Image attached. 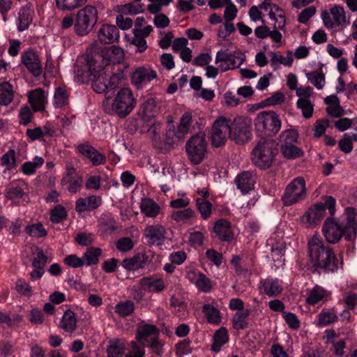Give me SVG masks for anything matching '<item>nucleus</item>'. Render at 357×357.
Instances as JSON below:
<instances>
[{
    "mask_svg": "<svg viewBox=\"0 0 357 357\" xmlns=\"http://www.w3.org/2000/svg\"><path fill=\"white\" fill-rule=\"evenodd\" d=\"M22 63L34 77L42 74V65L37 53L33 49H28L22 54Z\"/></svg>",
    "mask_w": 357,
    "mask_h": 357,
    "instance_id": "4468645a",
    "label": "nucleus"
},
{
    "mask_svg": "<svg viewBox=\"0 0 357 357\" xmlns=\"http://www.w3.org/2000/svg\"><path fill=\"white\" fill-rule=\"evenodd\" d=\"M278 153L277 144L272 139L261 137L252 152V160L261 169L268 168Z\"/></svg>",
    "mask_w": 357,
    "mask_h": 357,
    "instance_id": "423d86ee",
    "label": "nucleus"
},
{
    "mask_svg": "<svg viewBox=\"0 0 357 357\" xmlns=\"http://www.w3.org/2000/svg\"><path fill=\"white\" fill-rule=\"evenodd\" d=\"M25 231L33 238H43L47 234L46 229L40 222L26 226Z\"/></svg>",
    "mask_w": 357,
    "mask_h": 357,
    "instance_id": "603ef678",
    "label": "nucleus"
},
{
    "mask_svg": "<svg viewBox=\"0 0 357 357\" xmlns=\"http://www.w3.org/2000/svg\"><path fill=\"white\" fill-rule=\"evenodd\" d=\"M96 60V66L102 65L109 69L110 64L119 63L124 58V52L122 48L117 46H109L102 48L100 53L91 56Z\"/></svg>",
    "mask_w": 357,
    "mask_h": 357,
    "instance_id": "9b49d317",
    "label": "nucleus"
},
{
    "mask_svg": "<svg viewBox=\"0 0 357 357\" xmlns=\"http://www.w3.org/2000/svg\"><path fill=\"white\" fill-rule=\"evenodd\" d=\"M254 126L256 133L267 139L276 135L281 129L282 122L274 111H262L257 114Z\"/></svg>",
    "mask_w": 357,
    "mask_h": 357,
    "instance_id": "20e7f679",
    "label": "nucleus"
},
{
    "mask_svg": "<svg viewBox=\"0 0 357 357\" xmlns=\"http://www.w3.org/2000/svg\"><path fill=\"white\" fill-rule=\"evenodd\" d=\"M281 149L284 157L287 159H296L303 154L302 149L294 144L282 145Z\"/></svg>",
    "mask_w": 357,
    "mask_h": 357,
    "instance_id": "864d4df0",
    "label": "nucleus"
},
{
    "mask_svg": "<svg viewBox=\"0 0 357 357\" xmlns=\"http://www.w3.org/2000/svg\"><path fill=\"white\" fill-rule=\"evenodd\" d=\"M14 91L12 85L8 82L0 84V105H8L13 100Z\"/></svg>",
    "mask_w": 357,
    "mask_h": 357,
    "instance_id": "58836bf2",
    "label": "nucleus"
},
{
    "mask_svg": "<svg viewBox=\"0 0 357 357\" xmlns=\"http://www.w3.org/2000/svg\"><path fill=\"white\" fill-rule=\"evenodd\" d=\"M256 183V176L250 171L243 172L239 174L235 178V183L237 188L239 189L243 194H247L254 188Z\"/></svg>",
    "mask_w": 357,
    "mask_h": 357,
    "instance_id": "5701e85b",
    "label": "nucleus"
},
{
    "mask_svg": "<svg viewBox=\"0 0 357 357\" xmlns=\"http://www.w3.org/2000/svg\"><path fill=\"white\" fill-rule=\"evenodd\" d=\"M102 255V250L99 248H88L83 256V260L86 266L97 264L99 262V258Z\"/></svg>",
    "mask_w": 357,
    "mask_h": 357,
    "instance_id": "79ce46f5",
    "label": "nucleus"
},
{
    "mask_svg": "<svg viewBox=\"0 0 357 357\" xmlns=\"http://www.w3.org/2000/svg\"><path fill=\"white\" fill-rule=\"evenodd\" d=\"M1 165L5 167L8 171L15 169L17 167L15 151L13 149L8 150L1 158Z\"/></svg>",
    "mask_w": 357,
    "mask_h": 357,
    "instance_id": "09e8293b",
    "label": "nucleus"
},
{
    "mask_svg": "<svg viewBox=\"0 0 357 357\" xmlns=\"http://www.w3.org/2000/svg\"><path fill=\"white\" fill-rule=\"evenodd\" d=\"M98 21V10L87 5L78 10L75 22V30L79 36L87 35Z\"/></svg>",
    "mask_w": 357,
    "mask_h": 357,
    "instance_id": "0eeeda50",
    "label": "nucleus"
},
{
    "mask_svg": "<svg viewBox=\"0 0 357 357\" xmlns=\"http://www.w3.org/2000/svg\"><path fill=\"white\" fill-rule=\"evenodd\" d=\"M307 79L317 89H321L325 84V77L322 73L311 72L306 74Z\"/></svg>",
    "mask_w": 357,
    "mask_h": 357,
    "instance_id": "680f3d73",
    "label": "nucleus"
},
{
    "mask_svg": "<svg viewBox=\"0 0 357 357\" xmlns=\"http://www.w3.org/2000/svg\"><path fill=\"white\" fill-rule=\"evenodd\" d=\"M202 312L210 324L218 325L221 322L220 311L211 304H204L202 306Z\"/></svg>",
    "mask_w": 357,
    "mask_h": 357,
    "instance_id": "ea45409f",
    "label": "nucleus"
},
{
    "mask_svg": "<svg viewBox=\"0 0 357 357\" xmlns=\"http://www.w3.org/2000/svg\"><path fill=\"white\" fill-rule=\"evenodd\" d=\"M330 293L321 286L315 285L310 291L306 298V303L309 305H315L320 301L328 299Z\"/></svg>",
    "mask_w": 357,
    "mask_h": 357,
    "instance_id": "2f4dec72",
    "label": "nucleus"
},
{
    "mask_svg": "<svg viewBox=\"0 0 357 357\" xmlns=\"http://www.w3.org/2000/svg\"><path fill=\"white\" fill-rule=\"evenodd\" d=\"M230 119L224 116L217 119L211 130L212 144L216 147L225 144L228 137H230Z\"/></svg>",
    "mask_w": 357,
    "mask_h": 357,
    "instance_id": "f8f14e48",
    "label": "nucleus"
},
{
    "mask_svg": "<svg viewBox=\"0 0 357 357\" xmlns=\"http://www.w3.org/2000/svg\"><path fill=\"white\" fill-rule=\"evenodd\" d=\"M231 264L234 266L236 273H242L247 271L250 267H252L254 264V261L251 258L248 263H245L238 255H235L232 257Z\"/></svg>",
    "mask_w": 357,
    "mask_h": 357,
    "instance_id": "de8ad7c7",
    "label": "nucleus"
},
{
    "mask_svg": "<svg viewBox=\"0 0 357 357\" xmlns=\"http://www.w3.org/2000/svg\"><path fill=\"white\" fill-rule=\"evenodd\" d=\"M337 321V315L333 308H324L317 315L316 324L321 327L329 325Z\"/></svg>",
    "mask_w": 357,
    "mask_h": 357,
    "instance_id": "72a5a7b5",
    "label": "nucleus"
},
{
    "mask_svg": "<svg viewBox=\"0 0 357 357\" xmlns=\"http://www.w3.org/2000/svg\"><path fill=\"white\" fill-rule=\"evenodd\" d=\"M305 196V181L303 177H296L286 187L282 201L285 206H291L303 200Z\"/></svg>",
    "mask_w": 357,
    "mask_h": 357,
    "instance_id": "9d476101",
    "label": "nucleus"
},
{
    "mask_svg": "<svg viewBox=\"0 0 357 357\" xmlns=\"http://www.w3.org/2000/svg\"><path fill=\"white\" fill-rule=\"evenodd\" d=\"M28 100L34 112L43 111L47 102V93L41 88L28 92Z\"/></svg>",
    "mask_w": 357,
    "mask_h": 357,
    "instance_id": "aec40b11",
    "label": "nucleus"
},
{
    "mask_svg": "<svg viewBox=\"0 0 357 357\" xmlns=\"http://www.w3.org/2000/svg\"><path fill=\"white\" fill-rule=\"evenodd\" d=\"M160 102L154 98H148L141 106L140 111L143 117L149 119L160 112Z\"/></svg>",
    "mask_w": 357,
    "mask_h": 357,
    "instance_id": "7c9ffc66",
    "label": "nucleus"
},
{
    "mask_svg": "<svg viewBox=\"0 0 357 357\" xmlns=\"http://www.w3.org/2000/svg\"><path fill=\"white\" fill-rule=\"evenodd\" d=\"M356 216V209L347 207L342 215V223L334 218H327L322 226V232L326 241L335 244L343 236L347 241H354L357 236Z\"/></svg>",
    "mask_w": 357,
    "mask_h": 357,
    "instance_id": "f257e3e1",
    "label": "nucleus"
},
{
    "mask_svg": "<svg viewBox=\"0 0 357 357\" xmlns=\"http://www.w3.org/2000/svg\"><path fill=\"white\" fill-rule=\"evenodd\" d=\"M195 203L202 218L204 220L208 219L212 214V204L202 198H197Z\"/></svg>",
    "mask_w": 357,
    "mask_h": 357,
    "instance_id": "a18cd8bd",
    "label": "nucleus"
},
{
    "mask_svg": "<svg viewBox=\"0 0 357 357\" xmlns=\"http://www.w3.org/2000/svg\"><path fill=\"white\" fill-rule=\"evenodd\" d=\"M326 215L324 206L322 203H317L310 207L303 216V222L308 227H314L320 222Z\"/></svg>",
    "mask_w": 357,
    "mask_h": 357,
    "instance_id": "f3484780",
    "label": "nucleus"
},
{
    "mask_svg": "<svg viewBox=\"0 0 357 357\" xmlns=\"http://www.w3.org/2000/svg\"><path fill=\"white\" fill-rule=\"evenodd\" d=\"M195 285L199 291L204 293H208L213 287V282L205 274L202 273Z\"/></svg>",
    "mask_w": 357,
    "mask_h": 357,
    "instance_id": "0e129e2a",
    "label": "nucleus"
},
{
    "mask_svg": "<svg viewBox=\"0 0 357 357\" xmlns=\"http://www.w3.org/2000/svg\"><path fill=\"white\" fill-rule=\"evenodd\" d=\"M250 314V310H245L235 313L232 318L233 327L236 330L246 328L248 326L247 317Z\"/></svg>",
    "mask_w": 357,
    "mask_h": 357,
    "instance_id": "c03bdc74",
    "label": "nucleus"
},
{
    "mask_svg": "<svg viewBox=\"0 0 357 357\" xmlns=\"http://www.w3.org/2000/svg\"><path fill=\"white\" fill-rule=\"evenodd\" d=\"M59 326L66 332L73 333L75 331L77 328V319L72 310H68L63 313Z\"/></svg>",
    "mask_w": 357,
    "mask_h": 357,
    "instance_id": "c9c22d12",
    "label": "nucleus"
},
{
    "mask_svg": "<svg viewBox=\"0 0 357 357\" xmlns=\"http://www.w3.org/2000/svg\"><path fill=\"white\" fill-rule=\"evenodd\" d=\"M308 255L315 269L325 272H335L339 268V261L332 248L325 245L318 236H313L307 243Z\"/></svg>",
    "mask_w": 357,
    "mask_h": 357,
    "instance_id": "f03ea898",
    "label": "nucleus"
},
{
    "mask_svg": "<svg viewBox=\"0 0 357 357\" xmlns=\"http://www.w3.org/2000/svg\"><path fill=\"white\" fill-rule=\"evenodd\" d=\"M139 284L143 290L154 293H160L166 288L165 280L162 278L154 276L142 278Z\"/></svg>",
    "mask_w": 357,
    "mask_h": 357,
    "instance_id": "b1692460",
    "label": "nucleus"
},
{
    "mask_svg": "<svg viewBox=\"0 0 357 357\" xmlns=\"http://www.w3.org/2000/svg\"><path fill=\"white\" fill-rule=\"evenodd\" d=\"M48 257L41 248H36V256L32 259L33 270L30 273V278L32 281L39 280L45 273V266L50 262Z\"/></svg>",
    "mask_w": 357,
    "mask_h": 357,
    "instance_id": "2eb2a0df",
    "label": "nucleus"
},
{
    "mask_svg": "<svg viewBox=\"0 0 357 357\" xmlns=\"http://www.w3.org/2000/svg\"><path fill=\"white\" fill-rule=\"evenodd\" d=\"M185 149L189 160L193 165L200 164L204 160L207 151L205 134L199 132L190 137L186 142Z\"/></svg>",
    "mask_w": 357,
    "mask_h": 357,
    "instance_id": "6e6552de",
    "label": "nucleus"
},
{
    "mask_svg": "<svg viewBox=\"0 0 357 357\" xmlns=\"http://www.w3.org/2000/svg\"><path fill=\"white\" fill-rule=\"evenodd\" d=\"M126 349L124 339H113L109 341L107 347V357H123Z\"/></svg>",
    "mask_w": 357,
    "mask_h": 357,
    "instance_id": "c756f323",
    "label": "nucleus"
},
{
    "mask_svg": "<svg viewBox=\"0 0 357 357\" xmlns=\"http://www.w3.org/2000/svg\"><path fill=\"white\" fill-rule=\"evenodd\" d=\"M331 19L329 13L325 10L321 13L323 22L327 28L333 29L336 26L346 27L349 24V18L347 17L346 12L342 6L335 5L330 10Z\"/></svg>",
    "mask_w": 357,
    "mask_h": 357,
    "instance_id": "ddd939ff",
    "label": "nucleus"
},
{
    "mask_svg": "<svg viewBox=\"0 0 357 357\" xmlns=\"http://www.w3.org/2000/svg\"><path fill=\"white\" fill-rule=\"evenodd\" d=\"M99 224L107 232H112L118 227L114 218L110 214H104L99 219Z\"/></svg>",
    "mask_w": 357,
    "mask_h": 357,
    "instance_id": "5fc2aeb1",
    "label": "nucleus"
},
{
    "mask_svg": "<svg viewBox=\"0 0 357 357\" xmlns=\"http://www.w3.org/2000/svg\"><path fill=\"white\" fill-rule=\"evenodd\" d=\"M282 317L288 326L292 329H298L301 326L300 321L297 316L291 312H283Z\"/></svg>",
    "mask_w": 357,
    "mask_h": 357,
    "instance_id": "774afa93",
    "label": "nucleus"
},
{
    "mask_svg": "<svg viewBox=\"0 0 357 357\" xmlns=\"http://www.w3.org/2000/svg\"><path fill=\"white\" fill-rule=\"evenodd\" d=\"M26 183L22 179L13 180L7 185L6 189V197L8 199H16L22 198L24 195V189Z\"/></svg>",
    "mask_w": 357,
    "mask_h": 357,
    "instance_id": "cd10ccee",
    "label": "nucleus"
},
{
    "mask_svg": "<svg viewBox=\"0 0 357 357\" xmlns=\"http://www.w3.org/2000/svg\"><path fill=\"white\" fill-rule=\"evenodd\" d=\"M96 60L88 57L86 63L83 66H77L75 70V80L79 83H85L90 81L92 74L96 70Z\"/></svg>",
    "mask_w": 357,
    "mask_h": 357,
    "instance_id": "4be33fe9",
    "label": "nucleus"
},
{
    "mask_svg": "<svg viewBox=\"0 0 357 357\" xmlns=\"http://www.w3.org/2000/svg\"><path fill=\"white\" fill-rule=\"evenodd\" d=\"M185 136H181L179 131L173 126H169L166 132V143L169 145L177 144L184 139Z\"/></svg>",
    "mask_w": 357,
    "mask_h": 357,
    "instance_id": "13d9d810",
    "label": "nucleus"
},
{
    "mask_svg": "<svg viewBox=\"0 0 357 357\" xmlns=\"http://www.w3.org/2000/svg\"><path fill=\"white\" fill-rule=\"evenodd\" d=\"M140 210L146 217L155 218L161 213V207L151 198H143L140 203Z\"/></svg>",
    "mask_w": 357,
    "mask_h": 357,
    "instance_id": "c85d7f7f",
    "label": "nucleus"
},
{
    "mask_svg": "<svg viewBox=\"0 0 357 357\" xmlns=\"http://www.w3.org/2000/svg\"><path fill=\"white\" fill-rule=\"evenodd\" d=\"M87 0H56V4L61 10H72L79 8L86 2Z\"/></svg>",
    "mask_w": 357,
    "mask_h": 357,
    "instance_id": "3c124183",
    "label": "nucleus"
},
{
    "mask_svg": "<svg viewBox=\"0 0 357 357\" xmlns=\"http://www.w3.org/2000/svg\"><path fill=\"white\" fill-rule=\"evenodd\" d=\"M192 116L190 112H185L181 119L177 130L181 136H185L190 131L191 127Z\"/></svg>",
    "mask_w": 357,
    "mask_h": 357,
    "instance_id": "4d7b16f0",
    "label": "nucleus"
},
{
    "mask_svg": "<svg viewBox=\"0 0 357 357\" xmlns=\"http://www.w3.org/2000/svg\"><path fill=\"white\" fill-rule=\"evenodd\" d=\"M229 341V334L227 330L225 327H221L217 330L213 336V344L211 350L215 353H218L222 347Z\"/></svg>",
    "mask_w": 357,
    "mask_h": 357,
    "instance_id": "473e14b6",
    "label": "nucleus"
},
{
    "mask_svg": "<svg viewBox=\"0 0 357 357\" xmlns=\"http://www.w3.org/2000/svg\"><path fill=\"white\" fill-rule=\"evenodd\" d=\"M159 331L155 325L146 324L138 327L136 339L138 342L144 344L148 337L152 335L157 337Z\"/></svg>",
    "mask_w": 357,
    "mask_h": 357,
    "instance_id": "f704fd0d",
    "label": "nucleus"
},
{
    "mask_svg": "<svg viewBox=\"0 0 357 357\" xmlns=\"http://www.w3.org/2000/svg\"><path fill=\"white\" fill-rule=\"evenodd\" d=\"M53 104L55 107H63L68 104V93L65 89L61 87L56 89Z\"/></svg>",
    "mask_w": 357,
    "mask_h": 357,
    "instance_id": "8fccbe9b",
    "label": "nucleus"
},
{
    "mask_svg": "<svg viewBox=\"0 0 357 357\" xmlns=\"http://www.w3.org/2000/svg\"><path fill=\"white\" fill-rule=\"evenodd\" d=\"M251 119L246 116H237L230 122V138L236 144H245L251 137Z\"/></svg>",
    "mask_w": 357,
    "mask_h": 357,
    "instance_id": "1a4fd4ad",
    "label": "nucleus"
},
{
    "mask_svg": "<svg viewBox=\"0 0 357 357\" xmlns=\"http://www.w3.org/2000/svg\"><path fill=\"white\" fill-rule=\"evenodd\" d=\"M106 109L123 118L128 116L135 106V100L131 90L128 88L121 89L113 99L106 98L103 102Z\"/></svg>",
    "mask_w": 357,
    "mask_h": 357,
    "instance_id": "7ed1b4c3",
    "label": "nucleus"
},
{
    "mask_svg": "<svg viewBox=\"0 0 357 357\" xmlns=\"http://www.w3.org/2000/svg\"><path fill=\"white\" fill-rule=\"evenodd\" d=\"M244 61L241 54L231 53L226 63L220 64V70L225 72L229 70L238 68Z\"/></svg>",
    "mask_w": 357,
    "mask_h": 357,
    "instance_id": "4c0bfd02",
    "label": "nucleus"
},
{
    "mask_svg": "<svg viewBox=\"0 0 357 357\" xmlns=\"http://www.w3.org/2000/svg\"><path fill=\"white\" fill-rule=\"evenodd\" d=\"M44 163V159L40 156H36L32 161L24 162L22 166V171L25 175H31L35 173L36 169L40 167Z\"/></svg>",
    "mask_w": 357,
    "mask_h": 357,
    "instance_id": "49530a36",
    "label": "nucleus"
},
{
    "mask_svg": "<svg viewBox=\"0 0 357 357\" xmlns=\"http://www.w3.org/2000/svg\"><path fill=\"white\" fill-rule=\"evenodd\" d=\"M101 204L102 199L100 197L91 195L85 199L79 198L76 201L75 210L78 213L91 211L97 208Z\"/></svg>",
    "mask_w": 357,
    "mask_h": 357,
    "instance_id": "bb28decb",
    "label": "nucleus"
},
{
    "mask_svg": "<svg viewBox=\"0 0 357 357\" xmlns=\"http://www.w3.org/2000/svg\"><path fill=\"white\" fill-rule=\"evenodd\" d=\"M135 310V305L130 301L119 303L115 307V312L121 317L130 315Z\"/></svg>",
    "mask_w": 357,
    "mask_h": 357,
    "instance_id": "6e6d98bb",
    "label": "nucleus"
},
{
    "mask_svg": "<svg viewBox=\"0 0 357 357\" xmlns=\"http://www.w3.org/2000/svg\"><path fill=\"white\" fill-rule=\"evenodd\" d=\"M166 230L161 225H153L146 227L144 235L149 245H162L165 238Z\"/></svg>",
    "mask_w": 357,
    "mask_h": 357,
    "instance_id": "6ab92c4d",
    "label": "nucleus"
},
{
    "mask_svg": "<svg viewBox=\"0 0 357 357\" xmlns=\"http://www.w3.org/2000/svg\"><path fill=\"white\" fill-rule=\"evenodd\" d=\"M32 10L31 5H26L22 8L19 12V24L18 29L22 31L28 29L32 22Z\"/></svg>",
    "mask_w": 357,
    "mask_h": 357,
    "instance_id": "e433bc0d",
    "label": "nucleus"
},
{
    "mask_svg": "<svg viewBox=\"0 0 357 357\" xmlns=\"http://www.w3.org/2000/svg\"><path fill=\"white\" fill-rule=\"evenodd\" d=\"M77 151L88 158L93 166L103 165L106 162V157L89 143L80 144L77 146Z\"/></svg>",
    "mask_w": 357,
    "mask_h": 357,
    "instance_id": "a211bd4d",
    "label": "nucleus"
},
{
    "mask_svg": "<svg viewBox=\"0 0 357 357\" xmlns=\"http://www.w3.org/2000/svg\"><path fill=\"white\" fill-rule=\"evenodd\" d=\"M213 231L221 241H230L234 237L231 223L224 218H220L215 222Z\"/></svg>",
    "mask_w": 357,
    "mask_h": 357,
    "instance_id": "412c9836",
    "label": "nucleus"
},
{
    "mask_svg": "<svg viewBox=\"0 0 357 357\" xmlns=\"http://www.w3.org/2000/svg\"><path fill=\"white\" fill-rule=\"evenodd\" d=\"M206 257L211 261L214 265L219 267L222 263V255L221 252L216 251L214 249H208L206 251Z\"/></svg>",
    "mask_w": 357,
    "mask_h": 357,
    "instance_id": "338daca9",
    "label": "nucleus"
},
{
    "mask_svg": "<svg viewBox=\"0 0 357 357\" xmlns=\"http://www.w3.org/2000/svg\"><path fill=\"white\" fill-rule=\"evenodd\" d=\"M145 349L144 346L139 345L135 341L130 342L127 348L125 357H144Z\"/></svg>",
    "mask_w": 357,
    "mask_h": 357,
    "instance_id": "bf43d9fd",
    "label": "nucleus"
},
{
    "mask_svg": "<svg viewBox=\"0 0 357 357\" xmlns=\"http://www.w3.org/2000/svg\"><path fill=\"white\" fill-rule=\"evenodd\" d=\"M123 77L122 73L111 74L108 68L98 65L90 79L93 91L98 93H105L108 89H114Z\"/></svg>",
    "mask_w": 357,
    "mask_h": 357,
    "instance_id": "39448f33",
    "label": "nucleus"
},
{
    "mask_svg": "<svg viewBox=\"0 0 357 357\" xmlns=\"http://www.w3.org/2000/svg\"><path fill=\"white\" fill-rule=\"evenodd\" d=\"M259 288L261 292L269 297L278 296L283 289L280 281L276 278L261 280Z\"/></svg>",
    "mask_w": 357,
    "mask_h": 357,
    "instance_id": "393cba45",
    "label": "nucleus"
},
{
    "mask_svg": "<svg viewBox=\"0 0 357 357\" xmlns=\"http://www.w3.org/2000/svg\"><path fill=\"white\" fill-rule=\"evenodd\" d=\"M195 216L196 213L195 210L191 208L176 211L172 214V218L174 221L182 222L183 223H187L190 220L195 218Z\"/></svg>",
    "mask_w": 357,
    "mask_h": 357,
    "instance_id": "37998d69",
    "label": "nucleus"
},
{
    "mask_svg": "<svg viewBox=\"0 0 357 357\" xmlns=\"http://www.w3.org/2000/svg\"><path fill=\"white\" fill-rule=\"evenodd\" d=\"M298 132L294 129H289L282 131L280 135L282 145L294 144L297 141Z\"/></svg>",
    "mask_w": 357,
    "mask_h": 357,
    "instance_id": "052dcab7",
    "label": "nucleus"
},
{
    "mask_svg": "<svg viewBox=\"0 0 357 357\" xmlns=\"http://www.w3.org/2000/svg\"><path fill=\"white\" fill-rule=\"evenodd\" d=\"M296 106L302 111V114L305 118L309 119L312 116L314 112V105L310 100H297Z\"/></svg>",
    "mask_w": 357,
    "mask_h": 357,
    "instance_id": "e2e57ef3",
    "label": "nucleus"
},
{
    "mask_svg": "<svg viewBox=\"0 0 357 357\" xmlns=\"http://www.w3.org/2000/svg\"><path fill=\"white\" fill-rule=\"evenodd\" d=\"M144 256L136 255L131 258L124 259L121 262V265L128 271L137 270L144 268Z\"/></svg>",
    "mask_w": 357,
    "mask_h": 357,
    "instance_id": "a19ab883",
    "label": "nucleus"
},
{
    "mask_svg": "<svg viewBox=\"0 0 357 357\" xmlns=\"http://www.w3.org/2000/svg\"><path fill=\"white\" fill-rule=\"evenodd\" d=\"M119 37V30L114 25L104 24L98 32V40L102 43H112L115 42Z\"/></svg>",
    "mask_w": 357,
    "mask_h": 357,
    "instance_id": "a878e982",
    "label": "nucleus"
},
{
    "mask_svg": "<svg viewBox=\"0 0 357 357\" xmlns=\"http://www.w3.org/2000/svg\"><path fill=\"white\" fill-rule=\"evenodd\" d=\"M157 77L156 72L147 67L137 68L132 75V83L137 88L142 87L146 83L155 79Z\"/></svg>",
    "mask_w": 357,
    "mask_h": 357,
    "instance_id": "dca6fc26",
    "label": "nucleus"
},
{
    "mask_svg": "<svg viewBox=\"0 0 357 357\" xmlns=\"http://www.w3.org/2000/svg\"><path fill=\"white\" fill-rule=\"evenodd\" d=\"M67 216L66 209L61 205H57L50 212V220L54 223L62 222Z\"/></svg>",
    "mask_w": 357,
    "mask_h": 357,
    "instance_id": "69168bd1",
    "label": "nucleus"
}]
</instances>
